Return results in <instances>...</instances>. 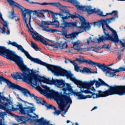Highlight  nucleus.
<instances>
[{
    "label": "nucleus",
    "instance_id": "obj_35",
    "mask_svg": "<svg viewBox=\"0 0 125 125\" xmlns=\"http://www.w3.org/2000/svg\"><path fill=\"white\" fill-rule=\"evenodd\" d=\"M95 13H97L101 17H105L106 15H103V12L101 11L100 9H98L95 11Z\"/></svg>",
    "mask_w": 125,
    "mask_h": 125
},
{
    "label": "nucleus",
    "instance_id": "obj_45",
    "mask_svg": "<svg viewBox=\"0 0 125 125\" xmlns=\"http://www.w3.org/2000/svg\"><path fill=\"white\" fill-rule=\"evenodd\" d=\"M102 48H105L106 49H109L110 47H109V45H108V44H104L102 46Z\"/></svg>",
    "mask_w": 125,
    "mask_h": 125
},
{
    "label": "nucleus",
    "instance_id": "obj_14",
    "mask_svg": "<svg viewBox=\"0 0 125 125\" xmlns=\"http://www.w3.org/2000/svg\"><path fill=\"white\" fill-rule=\"evenodd\" d=\"M105 19L101 20V21H95L94 22L90 23L91 25H93L94 27L95 26H97L98 27H101L102 26L103 33L104 34L105 37H107V35L109 34V33L106 32V28L104 27V23H106V21Z\"/></svg>",
    "mask_w": 125,
    "mask_h": 125
},
{
    "label": "nucleus",
    "instance_id": "obj_41",
    "mask_svg": "<svg viewBox=\"0 0 125 125\" xmlns=\"http://www.w3.org/2000/svg\"><path fill=\"white\" fill-rule=\"evenodd\" d=\"M91 48H97V49H102V47H100V46H98L97 48H96L95 46H91V47H89L87 48V51H90V49Z\"/></svg>",
    "mask_w": 125,
    "mask_h": 125
},
{
    "label": "nucleus",
    "instance_id": "obj_22",
    "mask_svg": "<svg viewBox=\"0 0 125 125\" xmlns=\"http://www.w3.org/2000/svg\"><path fill=\"white\" fill-rule=\"evenodd\" d=\"M2 82L5 83L7 84V85H8V87H9V86L11 84V81H9L8 79H6L4 77H3V76H0V84H2Z\"/></svg>",
    "mask_w": 125,
    "mask_h": 125
},
{
    "label": "nucleus",
    "instance_id": "obj_62",
    "mask_svg": "<svg viewBox=\"0 0 125 125\" xmlns=\"http://www.w3.org/2000/svg\"><path fill=\"white\" fill-rule=\"evenodd\" d=\"M69 108H70V104H69L66 108V110H67V111L69 110Z\"/></svg>",
    "mask_w": 125,
    "mask_h": 125
},
{
    "label": "nucleus",
    "instance_id": "obj_17",
    "mask_svg": "<svg viewBox=\"0 0 125 125\" xmlns=\"http://www.w3.org/2000/svg\"><path fill=\"white\" fill-rule=\"evenodd\" d=\"M72 94H74V96H78V99L79 100H84L87 98H93V96H94V95H92V94H90L91 95H83V94H81V92H77L75 91H73Z\"/></svg>",
    "mask_w": 125,
    "mask_h": 125
},
{
    "label": "nucleus",
    "instance_id": "obj_30",
    "mask_svg": "<svg viewBox=\"0 0 125 125\" xmlns=\"http://www.w3.org/2000/svg\"><path fill=\"white\" fill-rule=\"evenodd\" d=\"M0 19H1V20H2V21H3V22H4V23H5V24L3 25V27L2 29V30H4L5 31V30H6L5 29V27H8V23H7V21H4V19H3V18H2V14H1V13H0Z\"/></svg>",
    "mask_w": 125,
    "mask_h": 125
},
{
    "label": "nucleus",
    "instance_id": "obj_63",
    "mask_svg": "<svg viewBox=\"0 0 125 125\" xmlns=\"http://www.w3.org/2000/svg\"><path fill=\"white\" fill-rule=\"evenodd\" d=\"M2 34H5V30H2Z\"/></svg>",
    "mask_w": 125,
    "mask_h": 125
},
{
    "label": "nucleus",
    "instance_id": "obj_12",
    "mask_svg": "<svg viewBox=\"0 0 125 125\" xmlns=\"http://www.w3.org/2000/svg\"><path fill=\"white\" fill-rule=\"evenodd\" d=\"M78 18H79L81 22V26L78 27L79 28V32L80 34H82V33H83V32H85L86 31H88L91 28L90 23L86 22L85 21V19L84 18L80 15H78Z\"/></svg>",
    "mask_w": 125,
    "mask_h": 125
},
{
    "label": "nucleus",
    "instance_id": "obj_49",
    "mask_svg": "<svg viewBox=\"0 0 125 125\" xmlns=\"http://www.w3.org/2000/svg\"><path fill=\"white\" fill-rule=\"evenodd\" d=\"M74 69L76 72H79V71L80 70V66L78 65L76 66H74Z\"/></svg>",
    "mask_w": 125,
    "mask_h": 125
},
{
    "label": "nucleus",
    "instance_id": "obj_25",
    "mask_svg": "<svg viewBox=\"0 0 125 125\" xmlns=\"http://www.w3.org/2000/svg\"><path fill=\"white\" fill-rule=\"evenodd\" d=\"M31 33V35L32 36V38L34 40V41H36L37 42H38L39 41V40H38V38H42V36L41 35H40L38 33V32H37L36 31L35 32H33L32 31H30Z\"/></svg>",
    "mask_w": 125,
    "mask_h": 125
},
{
    "label": "nucleus",
    "instance_id": "obj_34",
    "mask_svg": "<svg viewBox=\"0 0 125 125\" xmlns=\"http://www.w3.org/2000/svg\"><path fill=\"white\" fill-rule=\"evenodd\" d=\"M23 12V16L22 17H23V20L24 21L25 24L26 25V27L28 29H30V28L29 27V24H28V22H27V17H26V13Z\"/></svg>",
    "mask_w": 125,
    "mask_h": 125
},
{
    "label": "nucleus",
    "instance_id": "obj_8",
    "mask_svg": "<svg viewBox=\"0 0 125 125\" xmlns=\"http://www.w3.org/2000/svg\"><path fill=\"white\" fill-rule=\"evenodd\" d=\"M80 83H82L83 85H85L86 86L88 87V88L90 87V86H92L94 85V83H95V85L96 87H100V86H107V87H109L110 88V86H110L108 84H107L105 82H104L102 79L99 78L98 81L95 80L94 79L93 81H90L89 82H83L81 80H78Z\"/></svg>",
    "mask_w": 125,
    "mask_h": 125
},
{
    "label": "nucleus",
    "instance_id": "obj_61",
    "mask_svg": "<svg viewBox=\"0 0 125 125\" xmlns=\"http://www.w3.org/2000/svg\"><path fill=\"white\" fill-rule=\"evenodd\" d=\"M92 90L93 91H96V90L95 89V88H94V87H93V89H92V90Z\"/></svg>",
    "mask_w": 125,
    "mask_h": 125
},
{
    "label": "nucleus",
    "instance_id": "obj_15",
    "mask_svg": "<svg viewBox=\"0 0 125 125\" xmlns=\"http://www.w3.org/2000/svg\"><path fill=\"white\" fill-rule=\"evenodd\" d=\"M61 26L59 25L60 28H62V29H65V28H68L69 27H76L78 28L79 30V27L78 26V22H68L65 20L63 21L62 23L61 24Z\"/></svg>",
    "mask_w": 125,
    "mask_h": 125
},
{
    "label": "nucleus",
    "instance_id": "obj_56",
    "mask_svg": "<svg viewBox=\"0 0 125 125\" xmlns=\"http://www.w3.org/2000/svg\"><path fill=\"white\" fill-rule=\"evenodd\" d=\"M87 43L88 44H89V43H90V40L89 39H87Z\"/></svg>",
    "mask_w": 125,
    "mask_h": 125
},
{
    "label": "nucleus",
    "instance_id": "obj_18",
    "mask_svg": "<svg viewBox=\"0 0 125 125\" xmlns=\"http://www.w3.org/2000/svg\"><path fill=\"white\" fill-rule=\"evenodd\" d=\"M67 2L71 3V4L74 5L77 9L83 10V11H84L85 6L80 5V3L78 1V0H67Z\"/></svg>",
    "mask_w": 125,
    "mask_h": 125
},
{
    "label": "nucleus",
    "instance_id": "obj_5",
    "mask_svg": "<svg viewBox=\"0 0 125 125\" xmlns=\"http://www.w3.org/2000/svg\"><path fill=\"white\" fill-rule=\"evenodd\" d=\"M45 83L47 84H54L57 87L59 88H62V90L63 91V95H66L68 96L70 93H73L74 92V90L73 89V87L71 86L70 83H66L65 81L60 79H53L50 80L49 79H45Z\"/></svg>",
    "mask_w": 125,
    "mask_h": 125
},
{
    "label": "nucleus",
    "instance_id": "obj_38",
    "mask_svg": "<svg viewBox=\"0 0 125 125\" xmlns=\"http://www.w3.org/2000/svg\"><path fill=\"white\" fill-rule=\"evenodd\" d=\"M16 118L18 122H23V117L19 116L18 115H16Z\"/></svg>",
    "mask_w": 125,
    "mask_h": 125
},
{
    "label": "nucleus",
    "instance_id": "obj_51",
    "mask_svg": "<svg viewBox=\"0 0 125 125\" xmlns=\"http://www.w3.org/2000/svg\"><path fill=\"white\" fill-rule=\"evenodd\" d=\"M12 12H10V14L12 16H14V9H12V10H11Z\"/></svg>",
    "mask_w": 125,
    "mask_h": 125
},
{
    "label": "nucleus",
    "instance_id": "obj_40",
    "mask_svg": "<svg viewBox=\"0 0 125 125\" xmlns=\"http://www.w3.org/2000/svg\"><path fill=\"white\" fill-rule=\"evenodd\" d=\"M114 14V17L115 20V18H119V12H118L117 10H114V12L113 13Z\"/></svg>",
    "mask_w": 125,
    "mask_h": 125
},
{
    "label": "nucleus",
    "instance_id": "obj_33",
    "mask_svg": "<svg viewBox=\"0 0 125 125\" xmlns=\"http://www.w3.org/2000/svg\"><path fill=\"white\" fill-rule=\"evenodd\" d=\"M1 100L3 101H7L8 102V101H10V99H8V98H6L4 96H2L1 95V92H0V103H1Z\"/></svg>",
    "mask_w": 125,
    "mask_h": 125
},
{
    "label": "nucleus",
    "instance_id": "obj_36",
    "mask_svg": "<svg viewBox=\"0 0 125 125\" xmlns=\"http://www.w3.org/2000/svg\"><path fill=\"white\" fill-rule=\"evenodd\" d=\"M31 46V47H32V48H34V49L36 50V51H39L40 49L39 48L38 46H37V44H36V43H34V42H32Z\"/></svg>",
    "mask_w": 125,
    "mask_h": 125
},
{
    "label": "nucleus",
    "instance_id": "obj_59",
    "mask_svg": "<svg viewBox=\"0 0 125 125\" xmlns=\"http://www.w3.org/2000/svg\"><path fill=\"white\" fill-rule=\"evenodd\" d=\"M92 51H94V52H96L97 53H98V51L95 50V49H93L92 50Z\"/></svg>",
    "mask_w": 125,
    "mask_h": 125
},
{
    "label": "nucleus",
    "instance_id": "obj_29",
    "mask_svg": "<svg viewBox=\"0 0 125 125\" xmlns=\"http://www.w3.org/2000/svg\"><path fill=\"white\" fill-rule=\"evenodd\" d=\"M107 69H108V70H111L113 71V72H114L115 74H116V73H119V72H123V71H125V67H120L118 69H112L111 67H108Z\"/></svg>",
    "mask_w": 125,
    "mask_h": 125
},
{
    "label": "nucleus",
    "instance_id": "obj_48",
    "mask_svg": "<svg viewBox=\"0 0 125 125\" xmlns=\"http://www.w3.org/2000/svg\"><path fill=\"white\" fill-rule=\"evenodd\" d=\"M5 111L6 113H7V114H9L10 115H11V114H12L10 109H8L7 108H6V110H5Z\"/></svg>",
    "mask_w": 125,
    "mask_h": 125
},
{
    "label": "nucleus",
    "instance_id": "obj_4",
    "mask_svg": "<svg viewBox=\"0 0 125 125\" xmlns=\"http://www.w3.org/2000/svg\"><path fill=\"white\" fill-rule=\"evenodd\" d=\"M41 11L47 12V14H52V21H43L42 22L40 27L42 28V31L47 32L48 33H55L57 32V30L55 29L49 28L48 25H56L58 27L60 26V22L58 21V18L56 16V14L52 11L47 9L42 10Z\"/></svg>",
    "mask_w": 125,
    "mask_h": 125
},
{
    "label": "nucleus",
    "instance_id": "obj_24",
    "mask_svg": "<svg viewBox=\"0 0 125 125\" xmlns=\"http://www.w3.org/2000/svg\"><path fill=\"white\" fill-rule=\"evenodd\" d=\"M118 95L122 96L125 94V85H118Z\"/></svg>",
    "mask_w": 125,
    "mask_h": 125
},
{
    "label": "nucleus",
    "instance_id": "obj_11",
    "mask_svg": "<svg viewBox=\"0 0 125 125\" xmlns=\"http://www.w3.org/2000/svg\"><path fill=\"white\" fill-rule=\"evenodd\" d=\"M9 88L20 90V91H21L25 97H31V98H32L33 96L34 95V94L31 93V92H30L28 89L22 87L18 84L13 83L12 82L11 83V84H10V86H9Z\"/></svg>",
    "mask_w": 125,
    "mask_h": 125
},
{
    "label": "nucleus",
    "instance_id": "obj_53",
    "mask_svg": "<svg viewBox=\"0 0 125 125\" xmlns=\"http://www.w3.org/2000/svg\"><path fill=\"white\" fill-rule=\"evenodd\" d=\"M21 101H22V102H24V104H29V103H28L27 102H26L25 101H23V100H22L21 99H20Z\"/></svg>",
    "mask_w": 125,
    "mask_h": 125
},
{
    "label": "nucleus",
    "instance_id": "obj_26",
    "mask_svg": "<svg viewBox=\"0 0 125 125\" xmlns=\"http://www.w3.org/2000/svg\"><path fill=\"white\" fill-rule=\"evenodd\" d=\"M32 97L34 98V100H35L37 104H41V105H42V104H43V101H44V100L42 99L38 96H36V95H35V94L33 95Z\"/></svg>",
    "mask_w": 125,
    "mask_h": 125
},
{
    "label": "nucleus",
    "instance_id": "obj_57",
    "mask_svg": "<svg viewBox=\"0 0 125 125\" xmlns=\"http://www.w3.org/2000/svg\"><path fill=\"white\" fill-rule=\"evenodd\" d=\"M79 63H83V60H82V59L80 58L79 60Z\"/></svg>",
    "mask_w": 125,
    "mask_h": 125
},
{
    "label": "nucleus",
    "instance_id": "obj_13",
    "mask_svg": "<svg viewBox=\"0 0 125 125\" xmlns=\"http://www.w3.org/2000/svg\"><path fill=\"white\" fill-rule=\"evenodd\" d=\"M98 68L102 70V71H103L104 73H105V76H107V75L109 74V77H110V78H113V77H116V74L115 73V72H112L110 71H112V70H109L108 68H110V67H108V65H106L105 63H100Z\"/></svg>",
    "mask_w": 125,
    "mask_h": 125
},
{
    "label": "nucleus",
    "instance_id": "obj_47",
    "mask_svg": "<svg viewBox=\"0 0 125 125\" xmlns=\"http://www.w3.org/2000/svg\"><path fill=\"white\" fill-rule=\"evenodd\" d=\"M8 103H5L4 105V106H5V107H6V106H8V105H11V104H12V102H10V101H8L7 102Z\"/></svg>",
    "mask_w": 125,
    "mask_h": 125
},
{
    "label": "nucleus",
    "instance_id": "obj_37",
    "mask_svg": "<svg viewBox=\"0 0 125 125\" xmlns=\"http://www.w3.org/2000/svg\"><path fill=\"white\" fill-rule=\"evenodd\" d=\"M40 12H42V11L38 10H34L33 11V14H35V15H36V16L38 17V18H41L42 17H41V16L39 14H40Z\"/></svg>",
    "mask_w": 125,
    "mask_h": 125
},
{
    "label": "nucleus",
    "instance_id": "obj_27",
    "mask_svg": "<svg viewBox=\"0 0 125 125\" xmlns=\"http://www.w3.org/2000/svg\"><path fill=\"white\" fill-rule=\"evenodd\" d=\"M57 2H43V3H40L38 2H34V4H40V5H52L53 6H56Z\"/></svg>",
    "mask_w": 125,
    "mask_h": 125
},
{
    "label": "nucleus",
    "instance_id": "obj_55",
    "mask_svg": "<svg viewBox=\"0 0 125 125\" xmlns=\"http://www.w3.org/2000/svg\"><path fill=\"white\" fill-rule=\"evenodd\" d=\"M97 109V106H94L91 110V111H92L95 109Z\"/></svg>",
    "mask_w": 125,
    "mask_h": 125
},
{
    "label": "nucleus",
    "instance_id": "obj_44",
    "mask_svg": "<svg viewBox=\"0 0 125 125\" xmlns=\"http://www.w3.org/2000/svg\"><path fill=\"white\" fill-rule=\"evenodd\" d=\"M72 44H73V47L74 46H78L80 43H81V42L80 41H77V42H72Z\"/></svg>",
    "mask_w": 125,
    "mask_h": 125
},
{
    "label": "nucleus",
    "instance_id": "obj_21",
    "mask_svg": "<svg viewBox=\"0 0 125 125\" xmlns=\"http://www.w3.org/2000/svg\"><path fill=\"white\" fill-rule=\"evenodd\" d=\"M82 63H86L87 64H89V65L93 66L95 68H96V67H98L100 64V63L93 62L92 60L85 59L82 60Z\"/></svg>",
    "mask_w": 125,
    "mask_h": 125
},
{
    "label": "nucleus",
    "instance_id": "obj_6",
    "mask_svg": "<svg viewBox=\"0 0 125 125\" xmlns=\"http://www.w3.org/2000/svg\"><path fill=\"white\" fill-rule=\"evenodd\" d=\"M56 5V7L59 8L61 11L60 13H55L56 16L57 17V16L59 15V16L62 18L63 21H64V20H67V19H70V18H71V19H75V18H79L78 16L79 14L76 13L75 15L70 14V11L67 9V7L63 6V5L61 4L60 3L57 2Z\"/></svg>",
    "mask_w": 125,
    "mask_h": 125
},
{
    "label": "nucleus",
    "instance_id": "obj_58",
    "mask_svg": "<svg viewBox=\"0 0 125 125\" xmlns=\"http://www.w3.org/2000/svg\"><path fill=\"white\" fill-rule=\"evenodd\" d=\"M68 112V110L66 109L64 112H63V115H65L66 113Z\"/></svg>",
    "mask_w": 125,
    "mask_h": 125
},
{
    "label": "nucleus",
    "instance_id": "obj_43",
    "mask_svg": "<svg viewBox=\"0 0 125 125\" xmlns=\"http://www.w3.org/2000/svg\"><path fill=\"white\" fill-rule=\"evenodd\" d=\"M68 61H69V62H70V63H71L72 64H73V65H74V67H76L77 66H78V63H77L75 62L76 61H71L70 59H68L67 60Z\"/></svg>",
    "mask_w": 125,
    "mask_h": 125
},
{
    "label": "nucleus",
    "instance_id": "obj_42",
    "mask_svg": "<svg viewBox=\"0 0 125 125\" xmlns=\"http://www.w3.org/2000/svg\"><path fill=\"white\" fill-rule=\"evenodd\" d=\"M4 117V114H3V112H0V119H3ZM0 125H3V124H2V122H1V120L0 119Z\"/></svg>",
    "mask_w": 125,
    "mask_h": 125
},
{
    "label": "nucleus",
    "instance_id": "obj_19",
    "mask_svg": "<svg viewBox=\"0 0 125 125\" xmlns=\"http://www.w3.org/2000/svg\"><path fill=\"white\" fill-rule=\"evenodd\" d=\"M79 32H73L71 33L67 34V31H63L62 35L64 36L66 39H71V40H75L77 38V36L79 35Z\"/></svg>",
    "mask_w": 125,
    "mask_h": 125
},
{
    "label": "nucleus",
    "instance_id": "obj_23",
    "mask_svg": "<svg viewBox=\"0 0 125 125\" xmlns=\"http://www.w3.org/2000/svg\"><path fill=\"white\" fill-rule=\"evenodd\" d=\"M84 11H86L88 14H92V13H95V8L92 9V6H85Z\"/></svg>",
    "mask_w": 125,
    "mask_h": 125
},
{
    "label": "nucleus",
    "instance_id": "obj_2",
    "mask_svg": "<svg viewBox=\"0 0 125 125\" xmlns=\"http://www.w3.org/2000/svg\"><path fill=\"white\" fill-rule=\"evenodd\" d=\"M0 55L4 58H6L10 61H13L18 66L20 70L22 71L21 72H17L16 75L12 76L13 79H19V80H24L25 82H28L30 83H45V80L47 78L44 77H42L36 73H38L37 70H31V73H30V68L26 67L24 64V61L21 57L19 56L15 52L6 48L4 46H0Z\"/></svg>",
    "mask_w": 125,
    "mask_h": 125
},
{
    "label": "nucleus",
    "instance_id": "obj_1",
    "mask_svg": "<svg viewBox=\"0 0 125 125\" xmlns=\"http://www.w3.org/2000/svg\"><path fill=\"white\" fill-rule=\"evenodd\" d=\"M38 64L47 67L48 71H51L52 73H53L55 76L58 77L59 76H62V77H66L67 79H69L71 82L77 84L81 89L80 92L82 93H85L86 94H92V95H95L96 96H93V99L96 98H100L101 97H107L110 95H115V94H118L119 95V85H114L113 86H110V88L107 89L104 91L101 90H98V93H93L90 91L92 90V88H88L83 83H80L78 81V79H76V77H74V74H72L71 71H68L60 66H55L52 64H48L46 62H44L42 61L40 59H38ZM82 87L83 90H82Z\"/></svg>",
    "mask_w": 125,
    "mask_h": 125
},
{
    "label": "nucleus",
    "instance_id": "obj_7",
    "mask_svg": "<svg viewBox=\"0 0 125 125\" xmlns=\"http://www.w3.org/2000/svg\"><path fill=\"white\" fill-rule=\"evenodd\" d=\"M12 111H20L22 115H27L30 118H33V116L30 114L34 113L36 111V108L33 106L23 107L22 103H19L17 105L16 107H12Z\"/></svg>",
    "mask_w": 125,
    "mask_h": 125
},
{
    "label": "nucleus",
    "instance_id": "obj_60",
    "mask_svg": "<svg viewBox=\"0 0 125 125\" xmlns=\"http://www.w3.org/2000/svg\"><path fill=\"white\" fill-rule=\"evenodd\" d=\"M29 3H31V4H34L35 3V2H34V1H29Z\"/></svg>",
    "mask_w": 125,
    "mask_h": 125
},
{
    "label": "nucleus",
    "instance_id": "obj_32",
    "mask_svg": "<svg viewBox=\"0 0 125 125\" xmlns=\"http://www.w3.org/2000/svg\"><path fill=\"white\" fill-rule=\"evenodd\" d=\"M82 73H87V74H92L93 72L91 70L88 68L85 67L82 70H81Z\"/></svg>",
    "mask_w": 125,
    "mask_h": 125
},
{
    "label": "nucleus",
    "instance_id": "obj_50",
    "mask_svg": "<svg viewBox=\"0 0 125 125\" xmlns=\"http://www.w3.org/2000/svg\"><path fill=\"white\" fill-rule=\"evenodd\" d=\"M115 10L112 11L111 13H106V16H107V15H113V14H114V12Z\"/></svg>",
    "mask_w": 125,
    "mask_h": 125
},
{
    "label": "nucleus",
    "instance_id": "obj_54",
    "mask_svg": "<svg viewBox=\"0 0 125 125\" xmlns=\"http://www.w3.org/2000/svg\"><path fill=\"white\" fill-rule=\"evenodd\" d=\"M40 14H41V15H42L43 18H45V16H44V14H43V13H42V12H40Z\"/></svg>",
    "mask_w": 125,
    "mask_h": 125
},
{
    "label": "nucleus",
    "instance_id": "obj_31",
    "mask_svg": "<svg viewBox=\"0 0 125 125\" xmlns=\"http://www.w3.org/2000/svg\"><path fill=\"white\" fill-rule=\"evenodd\" d=\"M37 40H39L38 42H42L43 44H44L45 45H49V46H52V45H50L48 44V43L46 42V41L44 40L43 39V38L42 37H39Z\"/></svg>",
    "mask_w": 125,
    "mask_h": 125
},
{
    "label": "nucleus",
    "instance_id": "obj_46",
    "mask_svg": "<svg viewBox=\"0 0 125 125\" xmlns=\"http://www.w3.org/2000/svg\"><path fill=\"white\" fill-rule=\"evenodd\" d=\"M0 108L2 110H4V111H5L7 108H6V106H5V105L0 104Z\"/></svg>",
    "mask_w": 125,
    "mask_h": 125
},
{
    "label": "nucleus",
    "instance_id": "obj_16",
    "mask_svg": "<svg viewBox=\"0 0 125 125\" xmlns=\"http://www.w3.org/2000/svg\"><path fill=\"white\" fill-rule=\"evenodd\" d=\"M111 20H115V18L114 17H111L110 18H106L105 20V22L104 23V26H105V25H106V27L109 30V31H111V32H112L113 35L112 37L113 36H114L115 34H116L117 33V32H116L115 31V30H114V29H113L112 28H111V27H110V26H109V24H110V23H111L112 21H111Z\"/></svg>",
    "mask_w": 125,
    "mask_h": 125
},
{
    "label": "nucleus",
    "instance_id": "obj_20",
    "mask_svg": "<svg viewBox=\"0 0 125 125\" xmlns=\"http://www.w3.org/2000/svg\"><path fill=\"white\" fill-rule=\"evenodd\" d=\"M55 48H60V49H66L68 48V44L67 42L63 43V42L61 41L60 43L57 42L54 45Z\"/></svg>",
    "mask_w": 125,
    "mask_h": 125
},
{
    "label": "nucleus",
    "instance_id": "obj_3",
    "mask_svg": "<svg viewBox=\"0 0 125 125\" xmlns=\"http://www.w3.org/2000/svg\"><path fill=\"white\" fill-rule=\"evenodd\" d=\"M46 94L48 96L52 97L56 100V101H59L60 103L58 104L59 109L60 110L54 109L55 112L54 113L57 116H59L61 114V112L65 111V107L70 103L72 104V99L69 96L63 95L62 92H56L55 90H50L47 89L45 90Z\"/></svg>",
    "mask_w": 125,
    "mask_h": 125
},
{
    "label": "nucleus",
    "instance_id": "obj_52",
    "mask_svg": "<svg viewBox=\"0 0 125 125\" xmlns=\"http://www.w3.org/2000/svg\"><path fill=\"white\" fill-rule=\"evenodd\" d=\"M7 35H8V36L10 35V30H9V28L8 27L7 29Z\"/></svg>",
    "mask_w": 125,
    "mask_h": 125
},
{
    "label": "nucleus",
    "instance_id": "obj_10",
    "mask_svg": "<svg viewBox=\"0 0 125 125\" xmlns=\"http://www.w3.org/2000/svg\"><path fill=\"white\" fill-rule=\"evenodd\" d=\"M9 3L10 5L11 6H16L17 8H19L22 12V15L23 16V13H27L30 16V20L29 21V24L30 26H31V18L32 17V13H34V11L30 10V9L24 8L23 6H21V5L19 4L18 3L15 2L13 0H6Z\"/></svg>",
    "mask_w": 125,
    "mask_h": 125
},
{
    "label": "nucleus",
    "instance_id": "obj_39",
    "mask_svg": "<svg viewBox=\"0 0 125 125\" xmlns=\"http://www.w3.org/2000/svg\"><path fill=\"white\" fill-rule=\"evenodd\" d=\"M41 87H42V88H44L45 90V94H46L48 96V94H46V93L45 92V90H46V89H50V90H52V89H50V88H47V85H42V84H41Z\"/></svg>",
    "mask_w": 125,
    "mask_h": 125
},
{
    "label": "nucleus",
    "instance_id": "obj_64",
    "mask_svg": "<svg viewBox=\"0 0 125 125\" xmlns=\"http://www.w3.org/2000/svg\"><path fill=\"white\" fill-rule=\"evenodd\" d=\"M13 17L11 18V19H14V18H15V17H16V16H12Z\"/></svg>",
    "mask_w": 125,
    "mask_h": 125
},
{
    "label": "nucleus",
    "instance_id": "obj_9",
    "mask_svg": "<svg viewBox=\"0 0 125 125\" xmlns=\"http://www.w3.org/2000/svg\"><path fill=\"white\" fill-rule=\"evenodd\" d=\"M97 41L98 43H100L101 42H105V41H111V42H119L122 45L123 47H125V43L123 42L122 40L119 39L118 33H116L113 36H111L109 33L106 36L102 35L99 39H97Z\"/></svg>",
    "mask_w": 125,
    "mask_h": 125
},
{
    "label": "nucleus",
    "instance_id": "obj_28",
    "mask_svg": "<svg viewBox=\"0 0 125 125\" xmlns=\"http://www.w3.org/2000/svg\"><path fill=\"white\" fill-rule=\"evenodd\" d=\"M42 105L43 106H45V107L47 108V109H52V110H54V109H56V107L53 106L52 104H47V103H46V102H45V101H43V104Z\"/></svg>",
    "mask_w": 125,
    "mask_h": 125
}]
</instances>
